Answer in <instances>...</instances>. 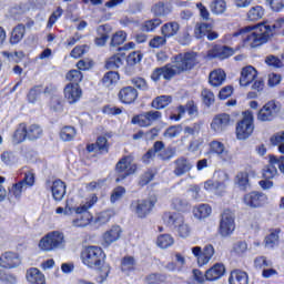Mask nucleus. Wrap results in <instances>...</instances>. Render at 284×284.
<instances>
[{
  "label": "nucleus",
  "instance_id": "1",
  "mask_svg": "<svg viewBox=\"0 0 284 284\" xmlns=\"http://www.w3.org/2000/svg\"><path fill=\"white\" fill-rule=\"evenodd\" d=\"M281 28H284L283 18L277 19L273 27L267 24V22H262L255 27L240 29L226 36L225 41L230 43L236 38L242 37L244 48H261V45H265L274 37V30H281Z\"/></svg>",
  "mask_w": 284,
  "mask_h": 284
},
{
  "label": "nucleus",
  "instance_id": "2",
  "mask_svg": "<svg viewBox=\"0 0 284 284\" xmlns=\"http://www.w3.org/2000/svg\"><path fill=\"white\" fill-rule=\"evenodd\" d=\"M194 65H196V53H180L174 57L172 63L154 69L151 74V79L152 81H160L161 78H163L165 81H170L174 79L176 74L190 72Z\"/></svg>",
  "mask_w": 284,
  "mask_h": 284
},
{
  "label": "nucleus",
  "instance_id": "3",
  "mask_svg": "<svg viewBox=\"0 0 284 284\" xmlns=\"http://www.w3.org/2000/svg\"><path fill=\"white\" fill-rule=\"evenodd\" d=\"M83 265L90 270H98L101 278H108L110 265L105 264V253L100 246H87L81 253Z\"/></svg>",
  "mask_w": 284,
  "mask_h": 284
},
{
  "label": "nucleus",
  "instance_id": "4",
  "mask_svg": "<svg viewBox=\"0 0 284 284\" xmlns=\"http://www.w3.org/2000/svg\"><path fill=\"white\" fill-rule=\"evenodd\" d=\"M98 201L99 197H97V195H91L85 202L73 207V212L78 214L71 222L73 227H88V225L92 224L94 216H92V213H90L89 210H92Z\"/></svg>",
  "mask_w": 284,
  "mask_h": 284
},
{
  "label": "nucleus",
  "instance_id": "5",
  "mask_svg": "<svg viewBox=\"0 0 284 284\" xmlns=\"http://www.w3.org/2000/svg\"><path fill=\"white\" fill-rule=\"evenodd\" d=\"M163 221L169 225H174L175 232L178 233L180 239H187L192 234V226H190V224L185 222V217H183V215H181L180 213H164Z\"/></svg>",
  "mask_w": 284,
  "mask_h": 284
},
{
  "label": "nucleus",
  "instance_id": "6",
  "mask_svg": "<svg viewBox=\"0 0 284 284\" xmlns=\"http://www.w3.org/2000/svg\"><path fill=\"white\" fill-rule=\"evenodd\" d=\"M65 245V235L59 231L49 232L44 235L38 244L41 252H53Z\"/></svg>",
  "mask_w": 284,
  "mask_h": 284
},
{
  "label": "nucleus",
  "instance_id": "7",
  "mask_svg": "<svg viewBox=\"0 0 284 284\" xmlns=\"http://www.w3.org/2000/svg\"><path fill=\"white\" fill-rule=\"evenodd\" d=\"M235 133L239 141H247L254 134V112H243V119L237 122Z\"/></svg>",
  "mask_w": 284,
  "mask_h": 284
},
{
  "label": "nucleus",
  "instance_id": "8",
  "mask_svg": "<svg viewBox=\"0 0 284 284\" xmlns=\"http://www.w3.org/2000/svg\"><path fill=\"white\" fill-rule=\"evenodd\" d=\"M281 112V103L275 100L266 102L257 112V121L261 123H272Z\"/></svg>",
  "mask_w": 284,
  "mask_h": 284
},
{
  "label": "nucleus",
  "instance_id": "9",
  "mask_svg": "<svg viewBox=\"0 0 284 284\" xmlns=\"http://www.w3.org/2000/svg\"><path fill=\"white\" fill-rule=\"evenodd\" d=\"M234 230H236L234 212L224 210L220 219L219 234L223 239H227L234 234Z\"/></svg>",
  "mask_w": 284,
  "mask_h": 284
},
{
  "label": "nucleus",
  "instance_id": "10",
  "mask_svg": "<svg viewBox=\"0 0 284 284\" xmlns=\"http://www.w3.org/2000/svg\"><path fill=\"white\" fill-rule=\"evenodd\" d=\"M115 172L118 178L115 179L116 183L125 181L128 176L136 172V163L130 156L122 158L115 165Z\"/></svg>",
  "mask_w": 284,
  "mask_h": 284
},
{
  "label": "nucleus",
  "instance_id": "11",
  "mask_svg": "<svg viewBox=\"0 0 284 284\" xmlns=\"http://www.w3.org/2000/svg\"><path fill=\"white\" fill-rule=\"evenodd\" d=\"M163 113L161 111H149L132 119L134 125H140V128H150V125L161 121Z\"/></svg>",
  "mask_w": 284,
  "mask_h": 284
},
{
  "label": "nucleus",
  "instance_id": "12",
  "mask_svg": "<svg viewBox=\"0 0 284 284\" xmlns=\"http://www.w3.org/2000/svg\"><path fill=\"white\" fill-rule=\"evenodd\" d=\"M154 202L150 200H135L131 203L130 210L138 219H145L152 212Z\"/></svg>",
  "mask_w": 284,
  "mask_h": 284
},
{
  "label": "nucleus",
  "instance_id": "13",
  "mask_svg": "<svg viewBox=\"0 0 284 284\" xmlns=\"http://www.w3.org/2000/svg\"><path fill=\"white\" fill-rule=\"evenodd\" d=\"M214 252V246L212 244H207L203 250L201 246L192 247V254L197 258V264L200 267L207 265V263L212 261Z\"/></svg>",
  "mask_w": 284,
  "mask_h": 284
},
{
  "label": "nucleus",
  "instance_id": "14",
  "mask_svg": "<svg viewBox=\"0 0 284 284\" xmlns=\"http://www.w3.org/2000/svg\"><path fill=\"white\" fill-rule=\"evenodd\" d=\"M268 201L270 199L267 195L261 192H251L244 196L245 205H247V207H252L253 210L267 205Z\"/></svg>",
  "mask_w": 284,
  "mask_h": 284
},
{
  "label": "nucleus",
  "instance_id": "15",
  "mask_svg": "<svg viewBox=\"0 0 284 284\" xmlns=\"http://www.w3.org/2000/svg\"><path fill=\"white\" fill-rule=\"evenodd\" d=\"M210 152L211 154H216L217 159L220 161H223L224 163H230L232 161V152H230V149L223 144V142L219 141H212L210 143Z\"/></svg>",
  "mask_w": 284,
  "mask_h": 284
},
{
  "label": "nucleus",
  "instance_id": "16",
  "mask_svg": "<svg viewBox=\"0 0 284 284\" xmlns=\"http://www.w3.org/2000/svg\"><path fill=\"white\" fill-rule=\"evenodd\" d=\"M64 99L70 103V105H74V103H79L81 101V97H83V90L81 85L74 83H68L64 87Z\"/></svg>",
  "mask_w": 284,
  "mask_h": 284
},
{
  "label": "nucleus",
  "instance_id": "17",
  "mask_svg": "<svg viewBox=\"0 0 284 284\" xmlns=\"http://www.w3.org/2000/svg\"><path fill=\"white\" fill-rule=\"evenodd\" d=\"M232 119L230 118V114L222 113L217 114L213 118L210 128L214 134H221V132H225L227 128H230Z\"/></svg>",
  "mask_w": 284,
  "mask_h": 284
},
{
  "label": "nucleus",
  "instance_id": "18",
  "mask_svg": "<svg viewBox=\"0 0 284 284\" xmlns=\"http://www.w3.org/2000/svg\"><path fill=\"white\" fill-rule=\"evenodd\" d=\"M19 265H21V260L17 253L6 252L0 256V267L4 270H13L19 267Z\"/></svg>",
  "mask_w": 284,
  "mask_h": 284
},
{
  "label": "nucleus",
  "instance_id": "19",
  "mask_svg": "<svg viewBox=\"0 0 284 284\" xmlns=\"http://www.w3.org/2000/svg\"><path fill=\"white\" fill-rule=\"evenodd\" d=\"M256 77H258V72L254 67L252 65L244 67L241 71L240 85L242 88H247V85L256 81Z\"/></svg>",
  "mask_w": 284,
  "mask_h": 284
},
{
  "label": "nucleus",
  "instance_id": "20",
  "mask_svg": "<svg viewBox=\"0 0 284 284\" xmlns=\"http://www.w3.org/2000/svg\"><path fill=\"white\" fill-rule=\"evenodd\" d=\"M119 239H121V226H112L102 235V245L103 247H110V245H112V243H116Z\"/></svg>",
  "mask_w": 284,
  "mask_h": 284
},
{
  "label": "nucleus",
  "instance_id": "21",
  "mask_svg": "<svg viewBox=\"0 0 284 284\" xmlns=\"http://www.w3.org/2000/svg\"><path fill=\"white\" fill-rule=\"evenodd\" d=\"M192 168H194L192 161L185 158H179L174 161L173 174H175V176H183V174H187Z\"/></svg>",
  "mask_w": 284,
  "mask_h": 284
},
{
  "label": "nucleus",
  "instance_id": "22",
  "mask_svg": "<svg viewBox=\"0 0 284 284\" xmlns=\"http://www.w3.org/2000/svg\"><path fill=\"white\" fill-rule=\"evenodd\" d=\"M139 98V92L134 87H126L120 90L119 92V99L121 103L130 104L134 103L136 99Z\"/></svg>",
  "mask_w": 284,
  "mask_h": 284
},
{
  "label": "nucleus",
  "instance_id": "23",
  "mask_svg": "<svg viewBox=\"0 0 284 284\" xmlns=\"http://www.w3.org/2000/svg\"><path fill=\"white\" fill-rule=\"evenodd\" d=\"M234 49L230 47H219L214 48L209 51L207 58L209 59H230V57H233Z\"/></svg>",
  "mask_w": 284,
  "mask_h": 284
},
{
  "label": "nucleus",
  "instance_id": "24",
  "mask_svg": "<svg viewBox=\"0 0 284 284\" xmlns=\"http://www.w3.org/2000/svg\"><path fill=\"white\" fill-rule=\"evenodd\" d=\"M225 274V265L215 263L211 268L205 272L206 281H219Z\"/></svg>",
  "mask_w": 284,
  "mask_h": 284
},
{
  "label": "nucleus",
  "instance_id": "25",
  "mask_svg": "<svg viewBox=\"0 0 284 284\" xmlns=\"http://www.w3.org/2000/svg\"><path fill=\"white\" fill-rule=\"evenodd\" d=\"M226 77L227 75L223 69H215L209 75V83L213 88H219L225 83Z\"/></svg>",
  "mask_w": 284,
  "mask_h": 284
},
{
  "label": "nucleus",
  "instance_id": "26",
  "mask_svg": "<svg viewBox=\"0 0 284 284\" xmlns=\"http://www.w3.org/2000/svg\"><path fill=\"white\" fill-rule=\"evenodd\" d=\"M179 30H181V24H179V22H166L161 27V34L166 39H172V37L179 34Z\"/></svg>",
  "mask_w": 284,
  "mask_h": 284
},
{
  "label": "nucleus",
  "instance_id": "27",
  "mask_svg": "<svg viewBox=\"0 0 284 284\" xmlns=\"http://www.w3.org/2000/svg\"><path fill=\"white\" fill-rule=\"evenodd\" d=\"M65 182L61 180H55L52 182L50 190L54 201H63V196H65Z\"/></svg>",
  "mask_w": 284,
  "mask_h": 284
},
{
  "label": "nucleus",
  "instance_id": "28",
  "mask_svg": "<svg viewBox=\"0 0 284 284\" xmlns=\"http://www.w3.org/2000/svg\"><path fill=\"white\" fill-rule=\"evenodd\" d=\"M214 180L217 187L221 189L222 193L227 190V183H230V173L224 170H217L214 172Z\"/></svg>",
  "mask_w": 284,
  "mask_h": 284
},
{
  "label": "nucleus",
  "instance_id": "29",
  "mask_svg": "<svg viewBox=\"0 0 284 284\" xmlns=\"http://www.w3.org/2000/svg\"><path fill=\"white\" fill-rule=\"evenodd\" d=\"M212 215V206L210 204H199L193 207V216L199 221H203V219H207Z\"/></svg>",
  "mask_w": 284,
  "mask_h": 284
},
{
  "label": "nucleus",
  "instance_id": "30",
  "mask_svg": "<svg viewBox=\"0 0 284 284\" xmlns=\"http://www.w3.org/2000/svg\"><path fill=\"white\" fill-rule=\"evenodd\" d=\"M27 281L31 284H43L45 283V275L39 268H29L27 271Z\"/></svg>",
  "mask_w": 284,
  "mask_h": 284
},
{
  "label": "nucleus",
  "instance_id": "31",
  "mask_svg": "<svg viewBox=\"0 0 284 284\" xmlns=\"http://www.w3.org/2000/svg\"><path fill=\"white\" fill-rule=\"evenodd\" d=\"M110 39V26L103 24L98 28V37L95 38V44L103 47Z\"/></svg>",
  "mask_w": 284,
  "mask_h": 284
},
{
  "label": "nucleus",
  "instance_id": "32",
  "mask_svg": "<svg viewBox=\"0 0 284 284\" xmlns=\"http://www.w3.org/2000/svg\"><path fill=\"white\" fill-rule=\"evenodd\" d=\"M230 284H247V273L241 271V270H234L231 272L229 277Z\"/></svg>",
  "mask_w": 284,
  "mask_h": 284
},
{
  "label": "nucleus",
  "instance_id": "33",
  "mask_svg": "<svg viewBox=\"0 0 284 284\" xmlns=\"http://www.w3.org/2000/svg\"><path fill=\"white\" fill-rule=\"evenodd\" d=\"M23 37H26V26L18 24L11 32L10 43L17 45L23 40Z\"/></svg>",
  "mask_w": 284,
  "mask_h": 284
},
{
  "label": "nucleus",
  "instance_id": "34",
  "mask_svg": "<svg viewBox=\"0 0 284 284\" xmlns=\"http://www.w3.org/2000/svg\"><path fill=\"white\" fill-rule=\"evenodd\" d=\"M43 136V129L39 124H30L27 126V139L29 141H37Z\"/></svg>",
  "mask_w": 284,
  "mask_h": 284
},
{
  "label": "nucleus",
  "instance_id": "35",
  "mask_svg": "<svg viewBox=\"0 0 284 284\" xmlns=\"http://www.w3.org/2000/svg\"><path fill=\"white\" fill-rule=\"evenodd\" d=\"M171 103H172V97L160 95L152 101L151 106L154 108V110H163L164 108H168V105Z\"/></svg>",
  "mask_w": 284,
  "mask_h": 284
},
{
  "label": "nucleus",
  "instance_id": "36",
  "mask_svg": "<svg viewBox=\"0 0 284 284\" xmlns=\"http://www.w3.org/2000/svg\"><path fill=\"white\" fill-rule=\"evenodd\" d=\"M234 182L240 190H247V187H250V174H247L245 171L237 172Z\"/></svg>",
  "mask_w": 284,
  "mask_h": 284
},
{
  "label": "nucleus",
  "instance_id": "37",
  "mask_svg": "<svg viewBox=\"0 0 284 284\" xmlns=\"http://www.w3.org/2000/svg\"><path fill=\"white\" fill-rule=\"evenodd\" d=\"M278 230H273L264 240V245L267 250H274L278 245Z\"/></svg>",
  "mask_w": 284,
  "mask_h": 284
},
{
  "label": "nucleus",
  "instance_id": "38",
  "mask_svg": "<svg viewBox=\"0 0 284 284\" xmlns=\"http://www.w3.org/2000/svg\"><path fill=\"white\" fill-rule=\"evenodd\" d=\"M28 139V132L26 124L21 123L18 125L14 134H13V143L19 144L23 143Z\"/></svg>",
  "mask_w": 284,
  "mask_h": 284
},
{
  "label": "nucleus",
  "instance_id": "39",
  "mask_svg": "<svg viewBox=\"0 0 284 284\" xmlns=\"http://www.w3.org/2000/svg\"><path fill=\"white\" fill-rule=\"evenodd\" d=\"M262 17H265V9L261 6L252 7L247 12L248 21H260Z\"/></svg>",
  "mask_w": 284,
  "mask_h": 284
},
{
  "label": "nucleus",
  "instance_id": "40",
  "mask_svg": "<svg viewBox=\"0 0 284 284\" xmlns=\"http://www.w3.org/2000/svg\"><path fill=\"white\" fill-rule=\"evenodd\" d=\"M156 245L158 247H161V250H168V247L174 245V237L170 234H162L158 236Z\"/></svg>",
  "mask_w": 284,
  "mask_h": 284
},
{
  "label": "nucleus",
  "instance_id": "41",
  "mask_svg": "<svg viewBox=\"0 0 284 284\" xmlns=\"http://www.w3.org/2000/svg\"><path fill=\"white\" fill-rule=\"evenodd\" d=\"M123 65V55L115 54L106 60V70H116Z\"/></svg>",
  "mask_w": 284,
  "mask_h": 284
},
{
  "label": "nucleus",
  "instance_id": "42",
  "mask_svg": "<svg viewBox=\"0 0 284 284\" xmlns=\"http://www.w3.org/2000/svg\"><path fill=\"white\" fill-rule=\"evenodd\" d=\"M210 9L213 14H225L227 2H225V0H214L211 3Z\"/></svg>",
  "mask_w": 284,
  "mask_h": 284
},
{
  "label": "nucleus",
  "instance_id": "43",
  "mask_svg": "<svg viewBox=\"0 0 284 284\" xmlns=\"http://www.w3.org/2000/svg\"><path fill=\"white\" fill-rule=\"evenodd\" d=\"M26 190H28V187L23 184V182H18L12 185L11 190L9 191V196L10 199L13 196V199L19 201V199H21V194H23Z\"/></svg>",
  "mask_w": 284,
  "mask_h": 284
},
{
  "label": "nucleus",
  "instance_id": "44",
  "mask_svg": "<svg viewBox=\"0 0 284 284\" xmlns=\"http://www.w3.org/2000/svg\"><path fill=\"white\" fill-rule=\"evenodd\" d=\"M67 81L69 83H73V85H79L83 81V73L81 71L73 69L70 70L65 75Z\"/></svg>",
  "mask_w": 284,
  "mask_h": 284
},
{
  "label": "nucleus",
  "instance_id": "45",
  "mask_svg": "<svg viewBox=\"0 0 284 284\" xmlns=\"http://www.w3.org/2000/svg\"><path fill=\"white\" fill-rule=\"evenodd\" d=\"M77 136V129L74 126H64L60 131V139L62 141H74Z\"/></svg>",
  "mask_w": 284,
  "mask_h": 284
},
{
  "label": "nucleus",
  "instance_id": "46",
  "mask_svg": "<svg viewBox=\"0 0 284 284\" xmlns=\"http://www.w3.org/2000/svg\"><path fill=\"white\" fill-rule=\"evenodd\" d=\"M119 82V73L114 71L108 72L103 78H102V83L104 88H112L115 83Z\"/></svg>",
  "mask_w": 284,
  "mask_h": 284
},
{
  "label": "nucleus",
  "instance_id": "47",
  "mask_svg": "<svg viewBox=\"0 0 284 284\" xmlns=\"http://www.w3.org/2000/svg\"><path fill=\"white\" fill-rule=\"evenodd\" d=\"M151 11L155 17H165L170 14V8H168L164 2L153 4Z\"/></svg>",
  "mask_w": 284,
  "mask_h": 284
},
{
  "label": "nucleus",
  "instance_id": "48",
  "mask_svg": "<svg viewBox=\"0 0 284 284\" xmlns=\"http://www.w3.org/2000/svg\"><path fill=\"white\" fill-rule=\"evenodd\" d=\"M210 32H212V24L210 23L202 22L197 23L195 27V34L197 39H201L202 37H207Z\"/></svg>",
  "mask_w": 284,
  "mask_h": 284
},
{
  "label": "nucleus",
  "instance_id": "49",
  "mask_svg": "<svg viewBox=\"0 0 284 284\" xmlns=\"http://www.w3.org/2000/svg\"><path fill=\"white\" fill-rule=\"evenodd\" d=\"M190 206V202L185 197H174L172 200V207L179 212H185Z\"/></svg>",
  "mask_w": 284,
  "mask_h": 284
},
{
  "label": "nucleus",
  "instance_id": "50",
  "mask_svg": "<svg viewBox=\"0 0 284 284\" xmlns=\"http://www.w3.org/2000/svg\"><path fill=\"white\" fill-rule=\"evenodd\" d=\"M181 132H183V128L181 125H173L164 131L163 136L165 139H176V136L181 135Z\"/></svg>",
  "mask_w": 284,
  "mask_h": 284
},
{
  "label": "nucleus",
  "instance_id": "51",
  "mask_svg": "<svg viewBox=\"0 0 284 284\" xmlns=\"http://www.w3.org/2000/svg\"><path fill=\"white\" fill-rule=\"evenodd\" d=\"M126 39H128V33H125V31H118L112 36L111 45L113 47L123 45Z\"/></svg>",
  "mask_w": 284,
  "mask_h": 284
},
{
  "label": "nucleus",
  "instance_id": "52",
  "mask_svg": "<svg viewBox=\"0 0 284 284\" xmlns=\"http://www.w3.org/2000/svg\"><path fill=\"white\" fill-rule=\"evenodd\" d=\"M277 174H278V169H276V164L272 162H270V164L263 171V176L267 181H270L271 179H274V176H276Z\"/></svg>",
  "mask_w": 284,
  "mask_h": 284
},
{
  "label": "nucleus",
  "instance_id": "53",
  "mask_svg": "<svg viewBox=\"0 0 284 284\" xmlns=\"http://www.w3.org/2000/svg\"><path fill=\"white\" fill-rule=\"evenodd\" d=\"M136 266V262L134 261V257L126 256L122 260V272H132L134 271V267Z\"/></svg>",
  "mask_w": 284,
  "mask_h": 284
},
{
  "label": "nucleus",
  "instance_id": "54",
  "mask_svg": "<svg viewBox=\"0 0 284 284\" xmlns=\"http://www.w3.org/2000/svg\"><path fill=\"white\" fill-rule=\"evenodd\" d=\"M1 161L6 164V165H12L13 163H17V155L14 154V152L12 151H4L1 154Z\"/></svg>",
  "mask_w": 284,
  "mask_h": 284
},
{
  "label": "nucleus",
  "instance_id": "55",
  "mask_svg": "<svg viewBox=\"0 0 284 284\" xmlns=\"http://www.w3.org/2000/svg\"><path fill=\"white\" fill-rule=\"evenodd\" d=\"M166 39L165 36H156L150 40L149 45L150 48H163L168 43Z\"/></svg>",
  "mask_w": 284,
  "mask_h": 284
},
{
  "label": "nucleus",
  "instance_id": "56",
  "mask_svg": "<svg viewBox=\"0 0 284 284\" xmlns=\"http://www.w3.org/2000/svg\"><path fill=\"white\" fill-rule=\"evenodd\" d=\"M204 190H206V192H215V194H223V191L219 187V184H216V180H207L204 182Z\"/></svg>",
  "mask_w": 284,
  "mask_h": 284
},
{
  "label": "nucleus",
  "instance_id": "57",
  "mask_svg": "<svg viewBox=\"0 0 284 284\" xmlns=\"http://www.w3.org/2000/svg\"><path fill=\"white\" fill-rule=\"evenodd\" d=\"M0 281L4 284H16L17 283V276L0 270Z\"/></svg>",
  "mask_w": 284,
  "mask_h": 284
},
{
  "label": "nucleus",
  "instance_id": "58",
  "mask_svg": "<svg viewBox=\"0 0 284 284\" xmlns=\"http://www.w3.org/2000/svg\"><path fill=\"white\" fill-rule=\"evenodd\" d=\"M125 196V187L118 186L113 190L111 194V203H116V201H121Z\"/></svg>",
  "mask_w": 284,
  "mask_h": 284
},
{
  "label": "nucleus",
  "instance_id": "59",
  "mask_svg": "<svg viewBox=\"0 0 284 284\" xmlns=\"http://www.w3.org/2000/svg\"><path fill=\"white\" fill-rule=\"evenodd\" d=\"M161 23H163V21L159 18H154L152 20H149L144 23V28L146 30V32H153V30H156V28H159V26H161Z\"/></svg>",
  "mask_w": 284,
  "mask_h": 284
},
{
  "label": "nucleus",
  "instance_id": "60",
  "mask_svg": "<svg viewBox=\"0 0 284 284\" xmlns=\"http://www.w3.org/2000/svg\"><path fill=\"white\" fill-rule=\"evenodd\" d=\"M110 219H112L110 212L104 211L97 215L94 223H98L99 225H105V223L110 222Z\"/></svg>",
  "mask_w": 284,
  "mask_h": 284
},
{
  "label": "nucleus",
  "instance_id": "61",
  "mask_svg": "<svg viewBox=\"0 0 284 284\" xmlns=\"http://www.w3.org/2000/svg\"><path fill=\"white\" fill-rule=\"evenodd\" d=\"M41 92H43L41 90V87H34L33 89H31L29 91L28 94V101L29 103H37V101L39 100V95L41 94Z\"/></svg>",
  "mask_w": 284,
  "mask_h": 284
},
{
  "label": "nucleus",
  "instance_id": "62",
  "mask_svg": "<svg viewBox=\"0 0 284 284\" xmlns=\"http://www.w3.org/2000/svg\"><path fill=\"white\" fill-rule=\"evenodd\" d=\"M202 99H203V103L205 105H207V108H210V105H212V103H214V93L207 89H204L202 91Z\"/></svg>",
  "mask_w": 284,
  "mask_h": 284
},
{
  "label": "nucleus",
  "instance_id": "63",
  "mask_svg": "<svg viewBox=\"0 0 284 284\" xmlns=\"http://www.w3.org/2000/svg\"><path fill=\"white\" fill-rule=\"evenodd\" d=\"M95 144L98 145V150L101 152V154L106 153L110 148L108 144V138L105 136L98 138Z\"/></svg>",
  "mask_w": 284,
  "mask_h": 284
},
{
  "label": "nucleus",
  "instance_id": "64",
  "mask_svg": "<svg viewBox=\"0 0 284 284\" xmlns=\"http://www.w3.org/2000/svg\"><path fill=\"white\" fill-rule=\"evenodd\" d=\"M165 275H161V274H151L146 277V283L149 284H161V283H165Z\"/></svg>",
  "mask_w": 284,
  "mask_h": 284
}]
</instances>
